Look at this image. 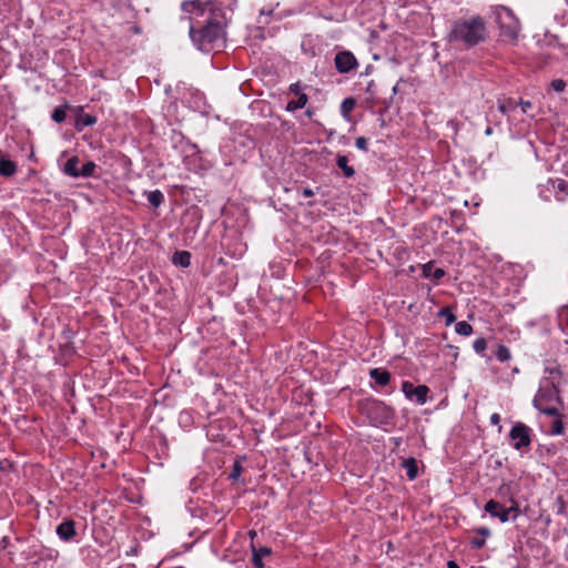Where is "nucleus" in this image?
<instances>
[{
  "label": "nucleus",
  "mask_w": 568,
  "mask_h": 568,
  "mask_svg": "<svg viewBox=\"0 0 568 568\" xmlns=\"http://www.w3.org/2000/svg\"><path fill=\"white\" fill-rule=\"evenodd\" d=\"M190 37L193 43L204 52L223 47L225 42L226 19L221 11H210L204 24L196 29L192 17H189Z\"/></svg>",
  "instance_id": "nucleus-1"
},
{
  "label": "nucleus",
  "mask_w": 568,
  "mask_h": 568,
  "mask_svg": "<svg viewBox=\"0 0 568 568\" xmlns=\"http://www.w3.org/2000/svg\"><path fill=\"white\" fill-rule=\"evenodd\" d=\"M448 38L465 48L475 47L487 38L486 22L480 16L458 19L453 23Z\"/></svg>",
  "instance_id": "nucleus-2"
},
{
  "label": "nucleus",
  "mask_w": 568,
  "mask_h": 568,
  "mask_svg": "<svg viewBox=\"0 0 568 568\" xmlns=\"http://www.w3.org/2000/svg\"><path fill=\"white\" fill-rule=\"evenodd\" d=\"M534 406L542 414L559 416V408L564 406V403L559 395V388L554 382L546 381L540 386L534 398Z\"/></svg>",
  "instance_id": "nucleus-3"
},
{
  "label": "nucleus",
  "mask_w": 568,
  "mask_h": 568,
  "mask_svg": "<svg viewBox=\"0 0 568 568\" xmlns=\"http://www.w3.org/2000/svg\"><path fill=\"white\" fill-rule=\"evenodd\" d=\"M497 22L500 29L503 41L516 44L520 32V22L511 10L501 8L497 13Z\"/></svg>",
  "instance_id": "nucleus-4"
},
{
  "label": "nucleus",
  "mask_w": 568,
  "mask_h": 568,
  "mask_svg": "<svg viewBox=\"0 0 568 568\" xmlns=\"http://www.w3.org/2000/svg\"><path fill=\"white\" fill-rule=\"evenodd\" d=\"M485 510L493 517H497L501 523L514 521L519 516V507L515 499H509V505L500 504L495 499H489Z\"/></svg>",
  "instance_id": "nucleus-5"
},
{
  "label": "nucleus",
  "mask_w": 568,
  "mask_h": 568,
  "mask_svg": "<svg viewBox=\"0 0 568 568\" xmlns=\"http://www.w3.org/2000/svg\"><path fill=\"white\" fill-rule=\"evenodd\" d=\"M530 434L531 429L528 426L516 423L509 433V437L514 442V448L520 450L528 447L531 443Z\"/></svg>",
  "instance_id": "nucleus-6"
},
{
  "label": "nucleus",
  "mask_w": 568,
  "mask_h": 568,
  "mask_svg": "<svg viewBox=\"0 0 568 568\" xmlns=\"http://www.w3.org/2000/svg\"><path fill=\"white\" fill-rule=\"evenodd\" d=\"M334 64L339 73H348L358 67V61L355 55L347 50L336 53Z\"/></svg>",
  "instance_id": "nucleus-7"
},
{
  "label": "nucleus",
  "mask_w": 568,
  "mask_h": 568,
  "mask_svg": "<svg viewBox=\"0 0 568 568\" xmlns=\"http://www.w3.org/2000/svg\"><path fill=\"white\" fill-rule=\"evenodd\" d=\"M402 389L407 398H415L418 404L423 405L426 403V397L428 393V387L425 385L414 386L409 382H404L402 385Z\"/></svg>",
  "instance_id": "nucleus-8"
},
{
  "label": "nucleus",
  "mask_w": 568,
  "mask_h": 568,
  "mask_svg": "<svg viewBox=\"0 0 568 568\" xmlns=\"http://www.w3.org/2000/svg\"><path fill=\"white\" fill-rule=\"evenodd\" d=\"M548 184H550L556 193L557 201H565L568 195V182L561 179L552 180L549 179Z\"/></svg>",
  "instance_id": "nucleus-9"
},
{
  "label": "nucleus",
  "mask_w": 568,
  "mask_h": 568,
  "mask_svg": "<svg viewBox=\"0 0 568 568\" xmlns=\"http://www.w3.org/2000/svg\"><path fill=\"white\" fill-rule=\"evenodd\" d=\"M57 534L62 540H70L75 535L74 523L65 520L57 527Z\"/></svg>",
  "instance_id": "nucleus-10"
},
{
  "label": "nucleus",
  "mask_w": 568,
  "mask_h": 568,
  "mask_svg": "<svg viewBox=\"0 0 568 568\" xmlns=\"http://www.w3.org/2000/svg\"><path fill=\"white\" fill-rule=\"evenodd\" d=\"M371 377L376 384L385 386L389 383L390 374L385 369L374 368L369 372Z\"/></svg>",
  "instance_id": "nucleus-11"
},
{
  "label": "nucleus",
  "mask_w": 568,
  "mask_h": 568,
  "mask_svg": "<svg viewBox=\"0 0 568 568\" xmlns=\"http://www.w3.org/2000/svg\"><path fill=\"white\" fill-rule=\"evenodd\" d=\"M79 163L78 156L70 158L63 166V172L69 176L79 178Z\"/></svg>",
  "instance_id": "nucleus-12"
},
{
  "label": "nucleus",
  "mask_w": 568,
  "mask_h": 568,
  "mask_svg": "<svg viewBox=\"0 0 568 568\" xmlns=\"http://www.w3.org/2000/svg\"><path fill=\"white\" fill-rule=\"evenodd\" d=\"M402 467L405 469L409 479H415L418 474V466L415 458L409 457L402 462Z\"/></svg>",
  "instance_id": "nucleus-13"
},
{
  "label": "nucleus",
  "mask_w": 568,
  "mask_h": 568,
  "mask_svg": "<svg viewBox=\"0 0 568 568\" xmlns=\"http://www.w3.org/2000/svg\"><path fill=\"white\" fill-rule=\"evenodd\" d=\"M172 262L175 265H180L182 267H187L191 263V254L187 251H178L174 253L172 257Z\"/></svg>",
  "instance_id": "nucleus-14"
},
{
  "label": "nucleus",
  "mask_w": 568,
  "mask_h": 568,
  "mask_svg": "<svg viewBox=\"0 0 568 568\" xmlns=\"http://www.w3.org/2000/svg\"><path fill=\"white\" fill-rule=\"evenodd\" d=\"M182 9L187 13L196 12L200 16H205V10H204L202 3L197 0L184 2L182 4Z\"/></svg>",
  "instance_id": "nucleus-15"
},
{
  "label": "nucleus",
  "mask_w": 568,
  "mask_h": 568,
  "mask_svg": "<svg viewBox=\"0 0 568 568\" xmlns=\"http://www.w3.org/2000/svg\"><path fill=\"white\" fill-rule=\"evenodd\" d=\"M336 164L341 170H343V173L346 178H352L355 174V170L348 165L347 156L338 155Z\"/></svg>",
  "instance_id": "nucleus-16"
},
{
  "label": "nucleus",
  "mask_w": 568,
  "mask_h": 568,
  "mask_svg": "<svg viewBox=\"0 0 568 568\" xmlns=\"http://www.w3.org/2000/svg\"><path fill=\"white\" fill-rule=\"evenodd\" d=\"M17 166L16 164L6 159H0V174L2 176H11L16 173Z\"/></svg>",
  "instance_id": "nucleus-17"
},
{
  "label": "nucleus",
  "mask_w": 568,
  "mask_h": 568,
  "mask_svg": "<svg viewBox=\"0 0 568 568\" xmlns=\"http://www.w3.org/2000/svg\"><path fill=\"white\" fill-rule=\"evenodd\" d=\"M243 471H244V468L242 466V460L235 459L233 463L232 469L229 473V479H231L233 481H239Z\"/></svg>",
  "instance_id": "nucleus-18"
},
{
  "label": "nucleus",
  "mask_w": 568,
  "mask_h": 568,
  "mask_svg": "<svg viewBox=\"0 0 568 568\" xmlns=\"http://www.w3.org/2000/svg\"><path fill=\"white\" fill-rule=\"evenodd\" d=\"M308 98L306 94H300L296 101H290L286 105L287 111H295L297 109H302L306 105Z\"/></svg>",
  "instance_id": "nucleus-19"
},
{
  "label": "nucleus",
  "mask_w": 568,
  "mask_h": 568,
  "mask_svg": "<svg viewBox=\"0 0 568 568\" xmlns=\"http://www.w3.org/2000/svg\"><path fill=\"white\" fill-rule=\"evenodd\" d=\"M148 201L152 206L159 207L164 201V195L159 190L151 191L148 193Z\"/></svg>",
  "instance_id": "nucleus-20"
},
{
  "label": "nucleus",
  "mask_w": 568,
  "mask_h": 568,
  "mask_svg": "<svg viewBox=\"0 0 568 568\" xmlns=\"http://www.w3.org/2000/svg\"><path fill=\"white\" fill-rule=\"evenodd\" d=\"M97 169V165L92 161L85 162L80 169H79V176L82 178H89L92 176L94 171Z\"/></svg>",
  "instance_id": "nucleus-21"
},
{
  "label": "nucleus",
  "mask_w": 568,
  "mask_h": 568,
  "mask_svg": "<svg viewBox=\"0 0 568 568\" xmlns=\"http://www.w3.org/2000/svg\"><path fill=\"white\" fill-rule=\"evenodd\" d=\"M456 333L463 336H469L473 333V327L465 321L458 322L455 326Z\"/></svg>",
  "instance_id": "nucleus-22"
},
{
  "label": "nucleus",
  "mask_w": 568,
  "mask_h": 568,
  "mask_svg": "<svg viewBox=\"0 0 568 568\" xmlns=\"http://www.w3.org/2000/svg\"><path fill=\"white\" fill-rule=\"evenodd\" d=\"M517 103L513 100V99H508V100H505V101H499L498 103V110L506 114L513 110H515Z\"/></svg>",
  "instance_id": "nucleus-23"
},
{
  "label": "nucleus",
  "mask_w": 568,
  "mask_h": 568,
  "mask_svg": "<svg viewBox=\"0 0 568 568\" xmlns=\"http://www.w3.org/2000/svg\"><path fill=\"white\" fill-rule=\"evenodd\" d=\"M438 316L439 317H444L445 318V324L447 326H449L450 324H453L456 320L455 315L453 314V312L450 311L449 307H443L439 312H438Z\"/></svg>",
  "instance_id": "nucleus-24"
},
{
  "label": "nucleus",
  "mask_w": 568,
  "mask_h": 568,
  "mask_svg": "<svg viewBox=\"0 0 568 568\" xmlns=\"http://www.w3.org/2000/svg\"><path fill=\"white\" fill-rule=\"evenodd\" d=\"M496 356L500 362H506L510 358V352L508 347L499 345L496 352Z\"/></svg>",
  "instance_id": "nucleus-25"
},
{
  "label": "nucleus",
  "mask_w": 568,
  "mask_h": 568,
  "mask_svg": "<svg viewBox=\"0 0 568 568\" xmlns=\"http://www.w3.org/2000/svg\"><path fill=\"white\" fill-rule=\"evenodd\" d=\"M558 418L555 419L551 424V434L552 435H561L564 433V423L560 419V415L557 416Z\"/></svg>",
  "instance_id": "nucleus-26"
},
{
  "label": "nucleus",
  "mask_w": 568,
  "mask_h": 568,
  "mask_svg": "<svg viewBox=\"0 0 568 568\" xmlns=\"http://www.w3.org/2000/svg\"><path fill=\"white\" fill-rule=\"evenodd\" d=\"M65 111L63 108H55L52 112V120L55 121L57 123H61L65 120Z\"/></svg>",
  "instance_id": "nucleus-27"
},
{
  "label": "nucleus",
  "mask_w": 568,
  "mask_h": 568,
  "mask_svg": "<svg viewBox=\"0 0 568 568\" xmlns=\"http://www.w3.org/2000/svg\"><path fill=\"white\" fill-rule=\"evenodd\" d=\"M97 122V119L95 116L91 115V114H83L79 121H78V124L77 125H83V126H89V125H92Z\"/></svg>",
  "instance_id": "nucleus-28"
},
{
  "label": "nucleus",
  "mask_w": 568,
  "mask_h": 568,
  "mask_svg": "<svg viewBox=\"0 0 568 568\" xmlns=\"http://www.w3.org/2000/svg\"><path fill=\"white\" fill-rule=\"evenodd\" d=\"M566 85L567 84L562 79H555L550 82V88L558 93L565 91Z\"/></svg>",
  "instance_id": "nucleus-29"
},
{
  "label": "nucleus",
  "mask_w": 568,
  "mask_h": 568,
  "mask_svg": "<svg viewBox=\"0 0 568 568\" xmlns=\"http://www.w3.org/2000/svg\"><path fill=\"white\" fill-rule=\"evenodd\" d=\"M268 554H270V549H268V548H265V547L260 548V549H258V551H255V550H254V564H255L256 566L261 567V566H262V564H261V557H262V556H266V555H268Z\"/></svg>",
  "instance_id": "nucleus-30"
},
{
  "label": "nucleus",
  "mask_w": 568,
  "mask_h": 568,
  "mask_svg": "<svg viewBox=\"0 0 568 568\" xmlns=\"http://www.w3.org/2000/svg\"><path fill=\"white\" fill-rule=\"evenodd\" d=\"M355 106V100L352 98H347L342 102V112L344 114L351 112Z\"/></svg>",
  "instance_id": "nucleus-31"
},
{
  "label": "nucleus",
  "mask_w": 568,
  "mask_h": 568,
  "mask_svg": "<svg viewBox=\"0 0 568 568\" xmlns=\"http://www.w3.org/2000/svg\"><path fill=\"white\" fill-rule=\"evenodd\" d=\"M474 349L477 352V353H483L486 347H487V342L485 338H477L475 342H474Z\"/></svg>",
  "instance_id": "nucleus-32"
},
{
  "label": "nucleus",
  "mask_w": 568,
  "mask_h": 568,
  "mask_svg": "<svg viewBox=\"0 0 568 568\" xmlns=\"http://www.w3.org/2000/svg\"><path fill=\"white\" fill-rule=\"evenodd\" d=\"M367 144H368L367 139L364 136H359L355 141L356 148L362 151H367Z\"/></svg>",
  "instance_id": "nucleus-33"
},
{
  "label": "nucleus",
  "mask_w": 568,
  "mask_h": 568,
  "mask_svg": "<svg viewBox=\"0 0 568 568\" xmlns=\"http://www.w3.org/2000/svg\"><path fill=\"white\" fill-rule=\"evenodd\" d=\"M490 423H491L493 425H497V426H498L499 432L501 430V426H500V415H499V414L494 413V414L490 416Z\"/></svg>",
  "instance_id": "nucleus-34"
},
{
  "label": "nucleus",
  "mask_w": 568,
  "mask_h": 568,
  "mask_svg": "<svg viewBox=\"0 0 568 568\" xmlns=\"http://www.w3.org/2000/svg\"><path fill=\"white\" fill-rule=\"evenodd\" d=\"M470 545L474 548H481L485 545V539L484 538H473L470 540Z\"/></svg>",
  "instance_id": "nucleus-35"
},
{
  "label": "nucleus",
  "mask_w": 568,
  "mask_h": 568,
  "mask_svg": "<svg viewBox=\"0 0 568 568\" xmlns=\"http://www.w3.org/2000/svg\"><path fill=\"white\" fill-rule=\"evenodd\" d=\"M476 532H477L478 535H480V536H481V538H484V539H485L486 537L490 536V530H489L488 528H486V527H480V528L476 529Z\"/></svg>",
  "instance_id": "nucleus-36"
},
{
  "label": "nucleus",
  "mask_w": 568,
  "mask_h": 568,
  "mask_svg": "<svg viewBox=\"0 0 568 568\" xmlns=\"http://www.w3.org/2000/svg\"><path fill=\"white\" fill-rule=\"evenodd\" d=\"M290 91H291L292 93L296 94L297 97H300V94H303V93L301 92V85H300V83H293V84H291V87H290Z\"/></svg>",
  "instance_id": "nucleus-37"
},
{
  "label": "nucleus",
  "mask_w": 568,
  "mask_h": 568,
  "mask_svg": "<svg viewBox=\"0 0 568 568\" xmlns=\"http://www.w3.org/2000/svg\"><path fill=\"white\" fill-rule=\"evenodd\" d=\"M445 275V271L443 268H435L434 273L432 274L434 280H440Z\"/></svg>",
  "instance_id": "nucleus-38"
},
{
  "label": "nucleus",
  "mask_w": 568,
  "mask_h": 568,
  "mask_svg": "<svg viewBox=\"0 0 568 568\" xmlns=\"http://www.w3.org/2000/svg\"><path fill=\"white\" fill-rule=\"evenodd\" d=\"M519 105L521 106V111H523L524 113H526V112H527V110L531 106V103H530L529 101H523V100H521V101L519 102Z\"/></svg>",
  "instance_id": "nucleus-39"
},
{
  "label": "nucleus",
  "mask_w": 568,
  "mask_h": 568,
  "mask_svg": "<svg viewBox=\"0 0 568 568\" xmlns=\"http://www.w3.org/2000/svg\"><path fill=\"white\" fill-rule=\"evenodd\" d=\"M302 194L305 196V197H310V196H313L314 195V192L312 189L310 187H305L302 190Z\"/></svg>",
  "instance_id": "nucleus-40"
},
{
  "label": "nucleus",
  "mask_w": 568,
  "mask_h": 568,
  "mask_svg": "<svg viewBox=\"0 0 568 568\" xmlns=\"http://www.w3.org/2000/svg\"><path fill=\"white\" fill-rule=\"evenodd\" d=\"M430 270H432V265L430 264L424 265V267H423L424 275L427 276V277L430 276V273H429Z\"/></svg>",
  "instance_id": "nucleus-41"
},
{
  "label": "nucleus",
  "mask_w": 568,
  "mask_h": 568,
  "mask_svg": "<svg viewBox=\"0 0 568 568\" xmlns=\"http://www.w3.org/2000/svg\"><path fill=\"white\" fill-rule=\"evenodd\" d=\"M447 568H459V566L454 561H448Z\"/></svg>",
  "instance_id": "nucleus-42"
},
{
  "label": "nucleus",
  "mask_w": 568,
  "mask_h": 568,
  "mask_svg": "<svg viewBox=\"0 0 568 568\" xmlns=\"http://www.w3.org/2000/svg\"><path fill=\"white\" fill-rule=\"evenodd\" d=\"M7 466H8V467H10V466H11L7 460H3V462H1V463H0V467H1L2 469H4Z\"/></svg>",
  "instance_id": "nucleus-43"
},
{
  "label": "nucleus",
  "mask_w": 568,
  "mask_h": 568,
  "mask_svg": "<svg viewBox=\"0 0 568 568\" xmlns=\"http://www.w3.org/2000/svg\"><path fill=\"white\" fill-rule=\"evenodd\" d=\"M550 374L560 375V371L558 368H551Z\"/></svg>",
  "instance_id": "nucleus-44"
},
{
  "label": "nucleus",
  "mask_w": 568,
  "mask_h": 568,
  "mask_svg": "<svg viewBox=\"0 0 568 568\" xmlns=\"http://www.w3.org/2000/svg\"><path fill=\"white\" fill-rule=\"evenodd\" d=\"M485 134L486 135H491L493 134V129L490 126H488L485 131Z\"/></svg>",
  "instance_id": "nucleus-45"
}]
</instances>
